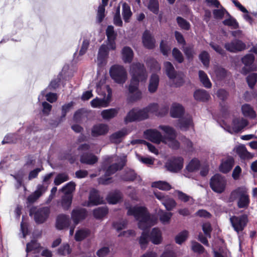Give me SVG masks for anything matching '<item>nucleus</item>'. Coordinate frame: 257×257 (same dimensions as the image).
I'll list each match as a JSON object with an SVG mask.
<instances>
[{
  "instance_id": "f257e3e1",
  "label": "nucleus",
  "mask_w": 257,
  "mask_h": 257,
  "mask_svg": "<svg viewBox=\"0 0 257 257\" xmlns=\"http://www.w3.org/2000/svg\"><path fill=\"white\" fill-rule=\"evenodd\" d=\"M128 215H133L136 220H139L138 226L143 231L140 238L139 242L141 248L146 247L149 239L154 244H158L162 241V234L160 229L154 228L149 235L148 229L155 225L157 221V217L149 213L146 208L142 206H134L128 208L127 213Z\"/></svg>"
},
{
  "instance_id": "f03ea898",
  "label": "nucleus",
  "mask_w": 257,
  "mask_h": 257,
  "mask_svg": "<svg viewBox=\"0 0 257 257\" xmlns=\"http://www.w3.org/2000/svg\"><path fill=\"white\" fill-rule=\"evenodd\" d=\"M229 201H236L239 208H247L250 203L249 196L248 190L245 187L241 186L232 190L230 193Z\"/></svg>"
},
{
  "instance_id": "7ed1b4c3",
  "label": "nucleus",
  "mask_w": 257,
  "mask_h": 257,
  "mask_svg": "<svg viewBox=\"0 0 257 257\" xmlns=\"http://www.w3.org/2000/svg\"><path fill=\"white\" fill-rule=\"evenodd\" d=\"M96 91L99 95L103 96V98L93 99L91 101V106L93 107L107 106L112 95V91L109 85H100V84H97Z\"/></svg>"
},
{
  "instance_id": "20e7f679",
  "label": "nucleus",
  "mask_w": 257,
  "mask_h": 257,
  "mask_svg": "<svg viewBox=\"0 0 257 257\" xmlns=\"http://www.w3.org/2000/svg\"><path fill=\"white\" fill-rule=\"evenodd\" d=\"M132 78L130 83L145 81L148 77L147 72L144 65L140 62H134L130 66V70Z\"/></svg>"
},
{
  "instance_id": "39448f33",
  "label": "nucleus",
  "mask_w": 257,
  "mask_h": 257,
  "mask_svg": "<svg viewBox=\"0 0 257 257\" xmlns=\"http://www.w3.org/2000/svg\"><path fill=\"white\" fill-rule=\"evenodd\" d=\"M54 173H50L45 175L43 180V184L37 186L36 190L29 195L27 198V201L29 203L35 202L47 190L49 184L50 183V179Z\"/></svg>"
},
{
  "instance_id": "423d86ee",
  "label": "nucleus",
  "mask_w": 257,
  "mask_h": 257,
  "mask_svg": "<svg viewBox=\"0 0 257 257\" xmlns=\"http://www.w3.org/2000/svg\"><path fill=\"white\" fill-rule=\"evenodd\" d=\"M164 67L166 73L170 79L173 81V83L176 87L182 85L184 82V74L181 72H177L173 65L170 62L164 63Z\"/></svg>"
},
{
  "instance_id": "0eeeda50",
  "label": "nucleus",
  "mask_w": 257,
  "mask_h": 257,
  "mask_svg": "<svg viewBox=\"0 0 257 257\" xmlns=\"http://www.w3.org/2000/svg\"><path fill=\"white\" fill-rule=\"evenodd\" d=\"M109 74L111 79L118 84H123L127 79V72L121 65L112 66L109 69Z\"/></svg>"
},
{
  "instance_id": "6e6552de",
  "label": "nucleus",
  "mask_w": 257,
  "mask_h": 257,
  "mask_svg": "<svg viewBox=\"0 0 257 257\" xmlns=\"http://www.w3.org/2000/svg\"><path fill=\"white\" fill-rule=\"evenodd\" d=\"M50 213V209L48 207H32L30 210V215L34 216L35 222L38 224L45 222L48 218Z\"/></svg>"
},
{
  "instance_id": "1a4fd4ad",
  "label": "nucleus",
  "mask_w": 257,
  "mask_h": 257,
  "mask_svg": "<svg viewBox=\"0 0 257 257\" xmlns=\"http://www.w3.org/2000/svg\"><path fill=\"white\" fill-rule=\"evenodd\" d=\"M125 156L121 157L118 163H114L107 168L105 172V176L99 179V183L105 185L109 183L110 178L106 177L114 174L119 169H121L125 165Z\"/></svg>"
},
{
  "instance_id": "9d476101",
  "label": "nucleus",
  "mask_w": 257,
  "mask_h": 257,
  "mask_svg": "<svg viewBox=\"0 0 257 257\" xmlns=\"http://www.w3.org/2000/svg\"><path fill=\"white\" fill-rule=\"evenodd\" d=\"M226 180L224 177L220 174L214 175L210 179V186L212 190L216 193H221L225 189Z\"/></svg>"
},
{
  "instance_id": "9b49d317",
  "label": "nucleus",
  "mask_w": 257,
  "mask_h": 257,
  "mask_svg": "<svg viewBox=\"0 0 257 257\" xmlns=\"http://www.w3.org/2000/svg\"><path fill=\"white\" fill-rule=\"evenodd\" d=\"M148 116L149 114L146 107L142 109L134 108L127 113L124 120L126 123H127L135 120L145 119Z\"/></svg>"
},
{
  "instance_id": "f8f14e48",
  "label": "nucleus",
  "mask_w": 257,
  "mask_h": 257,
  "mask_svg": "<svg viewBox=\"0 0 257 257\" xmlns=\"http://www.w3.org/2000/svg\"><path fill=\"white\" fill-rule=\"evenodd\" d=\"M230 221L234 230L239 233L246 226L248 221L247 216L245 214L238 216H233L230 217Z\"/></svg>"
},
{
  "instance_id": "ddd939ff",
  "label": "nucleus",
  "mask_w": 257,
  "mask_h": 257,
  "mask_svg": "<svg viewBox=\"0 0 257 257\" xmlns=\"http://www.w3.org/2000/svg\"><path fill=\"white\" fill-rule=\"evenodd\" d=\"M183 167V159L181 157H173L167 160L165 167L167 170L172 173L180 171Z\"/></svg>"
},
{
  "instance_id": "4468645a",
  "label": "nucleus",
  "mask_w": 257,
  "mask_h": 257,
  "mask_svg": "<svg viewBox=\"0 0 257 257\" xmlns=\"http://www.w3.org/2000/svg\"><path fill=\"white\" fill-rule=\"evenodd\" d=\"M139 83H130L128 90V100L133 102L140 100L142 97V93L139 89Z\"/></svg>"
},
{
  "instance_id": "2eb2a0df",
  "label": "nucleus",
  "mask_w": 257,
  "mask_h": 257,
  "mask_svg": "<svg viewBox=\"0 0 257 257\" xmlns=\"http://www.w3.org/2000/svg\"><path fill=\"white\" fill-rule=\"evenodd\" d=\"M144 135L146 139L153 143L156 144H159L161 142L167 143L161 134L156 130H148L144 132Z\"/></svg>"
},
{
  "instance_id": "dca6fc26",
  "label": "nucleus",
  "mask_w": 257,
  "mask_h": 257,
  "mask_svg": "<svg viewBox=\"0 0 257 257\" xmlns=\"http://www.w3.org/2000/svg\"><path fill=\"white\" fill-rule=\"evenodd\" d=\"M224 47L227 51L235 53L244 50L246 45L241 41L234 39L230 42L225 43Z\"/></svg>"
},
{
  "instance_id": "f3484780",
  "label": "nucleus",
  "mask_w": 257,
  "mask_h": 257,
  "mask_svg": "<svg viewBox=\"0 0 257 257\" xmlns=\"http://www.w3.org/2000/svg\"><path fill=\"white\" fill-rule=\"evenodd\" d=\"M254 60V56L251 54H247L242 58V62L244 65V66L241 70V74L246 75L250 71L253 70L252 65Z\"/></svg>"
},
{
  "instance_id": "a211bd4d",
  "label": "nucleus",
  "mask_w": 257,
  "mask_h": 257,
  "mask_svg": "<svg viewBox=\"0 0 257 257\" xmlns=\"http://www.w3.org/2000/svg\"><path fill=\"white\" fill-rule=\"evenodd\" d=\"M87 215V211L84 208H76L73 210L71 213V218L75 225H76L82 220L84 219Z\"/></svg>"
},
{
  "instance_id": "6ab92c4d",
  "label": "nucleus",
  "mask_w": 257,
  "mask_h": 257,
  "mask_svg": "<svg viewBox=\"0 0 257 257\" xmlns=\"http://www.w3.org/2000/svg\"><path fill=\"white\" fill-rule=\"evenodd\" d=\"M143 43L144 46L149 49H152L155 47L156 41L151 32L146 30L143 35Z\"/></svg>"
},
{
  "instance_id": "aec40b11",
  "label": "nucleus",
  "mask_w": 257,
  "mask_h": 257,
  "mask_svg": "<svg viewBox=\"0 0 257 257\" xmlns=\"http://www.w3.org/2000/svg\"><path fill=\"white\" fill-rule=\"evenodd\" d=\"M103 198L99 194V192L95 189H92L90 191L89 196V200L87 202L88 206L97 205L102 203Z\"/></svg>"
},
{
  "instance_id": "412c9836",
  "label": "nucleus",
  "mask_w": 257,
  "mask_h": 257,
  "mask_svg": "<svg viewBox=\"0 0 257 257\" xmlns=\"http://www.w3.org/2000/svg\"><path fill=\"white\" fill-rule=\"evenodd\" d=\"M108 126L107 124L98 123L93 126L91 128V135L94 137L105 135L108 132Z\"/></svg>"
},
{
  "instance_id": "4be33fe9",
  "label": "nucleus",
  "mask_w": 257,
  "mask_h": 257,
  "mask_svg": "<svg viewBox=\"0 0 257 257\" xmlns=\"http://www.w3.org/2000/svg\"><path fill=\"white\" fill-rule=\"evenodd\" d=\"M179 127L182 131H186L190 127H193L192 116L186 114L179 119Z\"/></svg>"
},
{
  "instance_id": "5701e85b",
  "label": "nucleus",
  "mask_w": 257,
  "mask_h": 257,
  "mask_svg": "<svg viewBox=\"0 0 257 257\" xmlns=\"http://www.w3.org/2000/svg\"><path fill=\"white\" fill-rule=\"evenodd\" d=\"M234 161L232 157H227L222 160L219 166L220 171L223 173L229 172L234 165Z\"/></svg>"
},
{
  "instance_id": "b1692460",
  "label": "nucleus",
  "mask_w": 257,
  "mask_h": 257,
  "mask_svg": "<svg viewBox=\"0 0 257 257\" xmlns=\"http://www.w3.org/2000/svg\"><path fill=\"white\" fill-rule=\"evenodd\" d=\"M108 55L107 46L102 45L100 46L97 58V64L99 66L105 65L106 63V58Z\"/></svg>"
},
{
  "instance_id": "393cba45",
  "label": "nucleus",
  "mask_w": 257,
  "mask_h": 257,
  "mask_svg": "<svg viewBox=\"0 0 257 257\" xmlns=\"http://www.w3.org/2000/svg\"><path fill=\"white\" fill-rule=\"evenodd\" d=\"M70 223V220L69 216L62 214L57 216L56 226L58 229H63L68 227Z\"/></svg>"
},
{
  "instance_id": "a878e982",
  "label": "nucleus",
  "mask_w": 257,
  "mask_h": 257,
  "mask_svg": "<svg viewBox=\"0 0 257 257\" xmlns=\"http://www.w3.org/2000/svg\"><path fill=\"white\" fill-rule=\"evenodd\" d=\"M122 59L125 63H131L134 57L133 50L129 47L125 46L121 51Z\"/></svg>"
},
{
  "instance_id": "bb28decb",
  "label": "nucleus",
  "mask_w": 257,
  "mask_h": 257,
  "mask_svg": "<svg viewBox=\"0 0 257 257\" xmlns=\"http://www.w3.org/2000/svg\"><path fill=\"white\" fill-rule=\"evenodd\" d=\"M184 112V109L182 105L179 103H173L170 110L171 116L174 118L180 117Z\"/></svg>"
},
{
  "instance_id": "cd10ccee",
  "label": "nucleus",
  "mask_w": 257,
  "mask_h": 257,
  "mask_svg": "<svg viewBox=\"0 0 257 257\" xmlns=\"http://www.w3.org/2000/svg\"><path fill=\"white\" fill-rule=\"evenodd\" d=\"M159 128L164 132L165 136L163 138L167 141L168 139L176 138V132L175 130L168 125H160Z\"/></svg>"
},
{
  "instance_id": "c85d7f7f",
  "label": "nucleus",
  "mask_w": 257,
  "mask_h": 257,
  "mask_svg": "<svg viewBox=\"0 0 257 257\" xmlns=\"http://www.w3.org/2000/svg\"><path fill=\"white\" fill-rule=\"evenodd\" d=\"M241 112L244 116L249 118L256 117V112L253 107L249 104H243L241 106Z\"/></svg>"
},
{
  "instance_id": "c756f323",
  "label": "nucleus",
  "mask_w": 257,
  "mask_h": 257,
  "mask_svg": "<svg viewBox=\"0 0 257 257\" xmlns=\"http://www.w3.org/2000/svg\"><path fill=\"white\" fill-rule=\"evenodd\" d=\"M158 105L157 103H152L150 104L148 106L146 107L148 110V113L151 112L155 113L157 115H163L167 112L169 110V107L168 106H165L162 110V112H158Z\"/></svg>"
},
{
  "instance_id": "7c9ffc66",
  "label": "nucleus",
  "mask_w": 257,
  "mask_h": 257,
  "mask_svg": "<svg viewBox=\"0 0 257 257\" xmlns=\"http://www.w3.org/2000/svg\"><path fill=\"white\" fill-rule=\"evenodd\" d=\"M159 82V76L155 74H153L151 76L148 86V90L150 93H154L157 91Z\"/></svg>"
},
{
  "instance_id": "2f4dec72",
  "label": "nucleus",
  "mask_w": 257,
  "mask_h": 257,
  "mask_svg": "<svg viewBox=\"0 0 257 257\" xmlns=\"http://www.w3.org/2000/svg\"><path fill=\"white\" fill-rule=\"evenodd\" d=\"M126 134V130L122 129L112 134L110 136V141L112 143L118 144L121 142L122 138Z\"/></svg>"
},
{
  "instance_id": "473e14b6",
  "label": "nucleus",
  "mask_w": 257,
  "mask_h": 257,
  "mask_svg": "<svg viewBox=\"0 0 257 257\" xmlns=\"http://www.w3.org/2000/svg\"><path fill=\"white\" fill-rule=\"evenodd\" d=\"M97 158L91 153H83L80 158V162L88 165H93L97 161Z\"/></svg>"
},
{
  "instance_id": "72a5a7b5",
  "label": "nucleus",
  "mask_w": 257,
  "mask_h": 257,
  "mask_svg": "<svg viewBox=\"0 0 257 257\" xmlns=\"http://www.w3.org/2000/svg\"><path fill=\"white\" fill-rule=\"evenodd\" d=\"M194 97L196 100L202 101H207L210 98L209 94L203 89L196 90L194 92Z\"/></svg>"
},
{
  "instance_id": "f704fd0d",
  "label": "nucleus",
  "mask_w": 257,
  "mask_h": 257,
  "mask_svg": "<svg viewBox=\"0 0 257 257\" xmlns=\"http://www.w3.org/2000/svg\"><path fill=\"white\" fill-rule=\"evenodd\" d=\"M247 121L243 118H236L232 121L233 131L238 132L247 125Z\"/></svg>"
},
{
  "instance_id": "c9c22d12",
  "label": "nucleus",
  "mask_w": 257,
  "mask_h": 257,
  "mask_svg": "<svg viewBox=\"0 0 257 257\" xmlns=\"http://www.w3.org/2000/svg\"><path fill=\"white\" fill-rule=\"evenodd\" d=\"M226 15L228 17L222 22L223 25L230 27L231 29H237L239 27V25L236 20L228 12H226Z\"/></svg>"
},
{
  "instance_id": "e433bc0d",
  "label": "nucleus",
  "mask_w": 257,
  "mask_h": 257,
  "mask_svg": "<svg viewBox=\"0 0 257 257\" xmlns=\"http://www.w3.org/2000/svg\"><path fill=\"white\" fill-rule=\"evenodd\" d=\"M235 151L237 154L241 159H249L251 157V154L247 151L246 147L244 145L237 146L235 148Z\"/></svg>"
},
{
  "instance_id": "4c0bfd02",
  "label": "nucleus",
  "mask_w": 257,
  "mask_h": 257,
  "mask_svg": "<svg viewBox=\"0 0 257 257\" xmlns=\"http://www.w3.org/2000/svg\"><path fill=\"white\" fill-rule=\"evenodd\" d=\"M117 113V109L110 108L102 111L101 115L104 119L109 120L115 117Z\"/></svg>"
},
{
  "instance_id": "58836bf2",
  "label": "nucleus",
  "mask_w": 257,
  "mask_h": 257,
  "mask_svg": "<svg viewBox=\"0 0 257 257\" xmlns=\"http://www.w3.org/2000/svg\"><path fill=\"white\" fill-rule=\"evenodd\" d=\"M90 234V231L88 229L82 228L78 230L75 235V239L76 241H81Z\"/></svg>"
},
{
  "instance_id": "ea45409f",
  "label": "nucleus",
  "mask_w": 257,
  "mask_h": 257,
  "mask_svg": "<svg viewBox=\"0 0 257 257\" xmlns=\"http://www.w3.org/2000/svg\"><path fill=\"white\" fill-rule=\"evenodd\" d=\"M199 77L201 82L205 87L207 88L211 87L212 84L207 74L203 71L200 70L199 71Z\"/></svg>"
},
{
  "instance_id": "a19ab883",
  "label": "nucleus",
  "mask_w": 257,
  "mask_h": 257,
  "mask_svg": "<svg viewBox=\"0 0 257 257\" xmlns=\"http://www.w3.org/2000/svg\"><path fill=\"white\" fill-rule=\"evenodd\" d=\"M122 16L125 22L128 23L129 19L132 15L130 7L126 3L122 4Z\"/></svg>"
},
{
  "instance_id": "79ce46f5",
  "label": "nucleus",
  "mask_w": 257,
  "mask_h": 257,
  "mask_svg": "<svg viewBox=\"0 0 257 257\" xmlns=\"http://www.w3.org/2000/svg\"><path fill=\"white\" fill-rule=\"evenodd\" d=\"M121 193L118 191H115L113 193H110L107 197V200L110 204H116L121 199Z\"/></svg>"
},
{
  "instance_id": "37998d69",
  "label": "nucleus",
  "mask_w": 257,
  "mask_h": 257,
  "mask_svg": "<svg viewBox=\"0 0 257 257\" xmlns=\"http://www.w3.org/2000/svg\"><path fill=\"white\" fill-rule=\"evenodd\" d=\"M158 215L161 222L163 224H167L169 222L172 216V213L163 210H160L158 212Z\"/></svg>"
},
{
  "instance_id": "c03bdc74",
  "label": "nucleus",
  "mask_w": 257,
  "mask_h": 257,
  "mask_svg": "<svg viewBox=\"0 0 257 257\" xmlns=\"http://www.w3.org/2000/svg\"><path fill=\"white\" fill-rule=\"evenodd\" d=\"M72 195H64L61 200V205L64 210H68L72 203Z\"/></svg>"
},
{
  "instance_id": "a18cd8bd",
  "label": "nucleus",
  "mask_w": 257,
  "mask_h": 257,
  "mask_svg": "<svg viewBox=\"0 0 257 257\" xmlns=\"http://www.w3.org/2000/svg\"><path fill=\"white\" fill-rule=\"evenodd\" d=\"M108 212V209L105 207H100L93 210V215L97 218L99 219L104 217Z\"/></svg>"
},
{
  "instance_id": "49530a36",
  "label": "nucleus",
  "mask_w": 257,
  "mask_h": 257,
  "mask_svg": "<svg viewBox=\"0 0 257 257\" xmlns=\"http://www.w3.org/2000/svg\"><path fill=\"white\" fill-rule=\"evenodd\" d=\"M148 9L155 14H158L159 10L158 0H149L148 5Z\"/></svg>"
},
{
  "instance_id": "de8ad7c7",
  "label": "nucleus",
  "mask_w": 257,
  "mask_h": 257,
  "mask_svg": "<svg viewBox=\"0 0 257 257\" xmlns=\"http://www.w3.org/2000/svg\"><path fill=\"white\" fill-rule=\"evenodd\" d=\"M152 186L162 190H169L171 188V185L169 183L161 181L153 182Z\"/></svg>"
},
{
  "instance_id": "09e8293b",
  "label": "nucleus",
  "mask_w": 257,
  "mask_h": 257,
  "mask_svg": "<svg viewBox=\"0 0 257 257\" xmlns=\"http://www.w3.org/2000/svg\"><path fill=\"white\" fill-rule=\"evenodd\" d=\"M200 162L197 159H192L186 166V169L189 172H194L199 169Z\"/></svg>"
},
{
  "instance_id": "8fccbe9b",
  "label": "nucleus",
  "mask_w": 257,
  "mask_h": 257,
  "mask_svg": "<svg viewBox=\"0 0 257 257\" xmlns=\"http://www.w3.org/2000/svg\"><path fill=\"white\" fill-rule=\"evenodd\" d=\"M12 176L17 181L16 187L20 188L23 185V179L25 176L24 172L23 170H20L16 174Z\"/></svg>"
},
{
  "instance_id": "3c124183",
  "label": "nucleus",
  "mask_w": 257,
  "mask_h": 257,
  "mask_svg": "<svg viewBox=\"0 0 257 257\" xmlns=\"http://www.w3.org/2000/svg\"><path fill=\"white\" fill-rule=\"evenodd\" d=\"M199 59L205 67H208L210 62V55L205 51H202L199 56Z\"/></svg>"
},
{
  "instance_id": "603ef678",
  "label": "nucleus",
  "mask_w": 257,
  "mask_h": 257,
  "mask_svg": "<svg viewBox=\"0 0 257 257\" xmlns=\"http://www.w3.org/2000/svg\"><path fill=\"white\" fill-rule=\"evenodd\" d=\"M246 80L249 87L252 89L257 80V73H252L249 74L246 78Z\"/></svg>"
},
{
  "instance_id": "864d4df0",
  "label": "nucleus",
  "mask_w": 257,
  "mask_h": 257,
  "mask_svg": "<svg viewBox=\"0 0 257 257\" xmlns=\"http://www.w3.org/2000/svg\"><path fill=\"white\" fill-rule=\"evenodd\" d=\"M136 177L137 174L135 172L132 170L128 169L122 176V179L124 181H134Z\"/></svg>"
},
{
  "instance_id": "5fc2aeb1",
  "label": "nucleus",
  "mask_w": 257,
  "mask_h": 257,
  "mask_svg": "<svg viewBox=\"0 0 257 257\" xmlns=\"http://www.w3.org/2000/svg\"><path fill=\"white\" fill-rule=\"evenodd\" d=\"M75 188V184L74 182H70L64 186L61 190L65 193V195H71Z\"/></svg>"
},
{
  "instance_id": "6e6d98bb",
  "label": "nucleus",
  "mask_w": 257,
  "mask_h": 257,
  "mask_svg": "<svg viewBox=\"0 0 257 257\" xmlns=\"http://www.w3.org/2000/svg\"><path fill=\"white\" fill-rule=\"evenodd\" d=\"M163 204L168 211L172 210L176 205L175 201L168 196L166 198Z\"/></svg>"
},
{
  "instance_id": "4d7b16f0",
  "label": "nucleus",
  "mask_w": 257,
  "mask_h": 257,
  "mask_svg": "<svg viewBox=\"0 0 257 257\" xmlns=\"http://www.w3.org/2000/svg\"><path fill=\"white\" fill-rule=\"evenodd\" d=\"M18 135L11 134L7 135L2 141L3 144L7 143H15L17 142Z\"/></svg>"
},
{
  "instance_id": "13d9d810",
  "label": "nucleus",
  "mask_w": 257,
  "mask_h": 257,
  "mask_svg": "<svg viewBox=\"0 0 257 257\" xmlns=\"http://www.w3.org/2000/svg\"><path fill=\"white\" fill-rule=\"evenodd\" d=\"M176 20L179 26L181 28L185 30H189L190 25L188 21L181 17H178Z\"/></svg>"
},
{
  "instance_id": "bf43d9fd",
  "label": "nucleus",
  "mask_w": 257,
  "mask_h": 257,
  "mask_svg": "<svg viewBox=\"0 0 257 257\" xmlns=\"http://www.w3.org/2000/svg\"><path fill=\"white\" fill-rule=\"evenodd\" d=\"M68 175L65 173L59 174L54 180V184L55 185H59L61 183L68 180Z\"/></svg>"
},
{
  "instance_id": "052dcab7",
  "label": "nucleus",
  "mask_w": 257,
  "mask_h": 257,
  "mask_svg": "<svg viewBox=\"0 0 257 257\" xmlns=\"http://www.w3.org/2000/svg\"><path fill=\"white\" fill-rule=\"evenodd\" d=\"M71 249L68 243H63L58 249V253L60 255H66L70 253Z\"/></svg>"
},
{
  "instance_id": "680f3d73",
  "label": "nucleus",
  "mask_w": 257,
  "mask_h": 257,
  "mask_svg": "<svg viewBox=\"0 0 257 257\" xmlns=\"http://www.w3.org/2000/svg\"><path fill=\"white\" fill-rule=\"evenodd\" d=\"M221 8L219 9H215L213 11V14L214 18L216 19H222L227 12L225 9L220 6Z\"/></svg>"
},
{
  "instance_id": "e2e57ef3",
  "label": "nucleus",
  "mask_w": 257,
  "mask_h": 257,
  "mask_svg": "<svg viewBox=\"0 0 257 257\" xmlns=\"http://www.w3.org/2000/svg\"><path fill=\"white\" fill-rule=\"evenodd\" d=\"M188 232L186 230H184L179 233L175 237L176 242L181 244L187 238Z\"/></svg>"
},
{
  "instance_id": "0e129e2a",
  "label": "nucleus",
  "mask_w": 257,
  "mask_h": 257,
  "mask_svg": "<svg viewBox=\"0 0 257 257\" xmlns=\"http://www.w3.org/2000/svg\"><path fill=\"white\" fill-rule=\"evenodd\" d=\"M127 221L126 220H121L113 223V227L117 230L120 231L126 227Z\"/></svg>"
},
{
  "instance_id": "69168bd1",
  "label": "nucleus",
  "mask_w": 257,
  "mask_h": 257,
  "mask_svg": "<svg viewBox=\"0 0 257 257\" xmlns=\"http://www.w3.org/2000/svg\"><path fill=\"white\" fill-rule=\"evenodd\" d=\"M40 244L35 240H32L31 242L27 244L26 251L29 252L34 251V252L40 247Z\"/></svg>"
},
{
  "instance_id": "338daca9",
  "label": "nucleus",
  "mask_w": 257,
  "mask_h": 257,
  "mask_svg": "<svg viewBox=\"0 0 257 257\" xmlns=\"http://www.w3.org/2000/svg\"><path fill=\"white\" fill-rule=\"evenodd\" d=\"M172 55L175 59L179 63H182L184 58L182 53L176 48H174L172 51Z\"/></svg>"
},
{
  "instance_id": "774afa93",
  "label": "nucleus",
  "mask_w": 257,
  "mask_h": 257,
  "mask_svg": "<svg viewBox=\"0 0 257 257\" xmlns=\"http://www.w3.org/2000/svg\"><path fill=\"white\" fill-rule=\"evenodd\" d=\"M215 75L218 80H222L227 75V71L222 68H217L215 71Z\"/></svg>"
}]
</instances>
